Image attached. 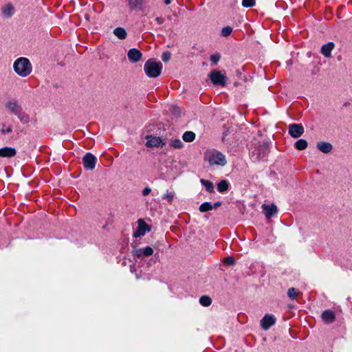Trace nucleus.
Segmentation results:
<instances>
[{"label": "nucleus", "instance_id": "6", "mask_svg": "<svg viewBox=\"0 0 352 352\" xmlns=\"http://www.w3.org/2000/svg\"><path fill=\"white\" fill-rule=\"evenodd\" d=\"M5 108L11 114L16 116L22 109L21 106L16 100H10L6 102Z\"/></svg>", "mask_w": 352, "mask_h": 352}, {"label": "nucleus", "instance_id": "38", "mask_svg": "<svg viewBox=\"0 0 352 352\" xmlns=\"http://www.w3.org/2000/svg\"><path fill=\"white\" fill-rule=\"evenodd\" d=\"M164 199H166L168 202L171 203L173 200V198H174V193L173 192H167L166 194H165L163 197Z\"/></svg>", "mask_w": 352, "mask_h": 352}, {"label": "nucleus", "instance_id": "32", "mask_svg": "<svg viewBox=\"0 0 352 352\" xmlns=\"http://www.w3.org/2000/svg\"><path fill=\"white\" fill-rule=\"evenodd\" d=\"M142 254L143 256H148L153 254V250L152 248L147 246L144 248H142Z\"/></svg>", "mask_w": 352, "mask_h": 352}, {"label": "nucleus", "instance_id": "7", "mask_svg": "<svg viewBox=\"0 0 352 352\" xmlns=\"http://www.w3.org/2000/svg\"><path fill=\"white\" fill-rule=\"evenodd\" d=\"M304 127L300 124H292L289 126V134L294 138H300L304 133Z\"/></svg>", "mask_w": 352, "mask_h": 352}, {"label": "nucleus", "instance_id": "5", "mask_svg": "<svg viewBox=\"0 0 352 352\" xmlns=\"http://www.w3.org/2000/svg\"><path fill=\"white\" fill-rule=\"evenodd\" d=\"M210 79L214 85H221L222 87L226 85V76L221 71L213 70L210 74Z\"/></svg>", "mask_w": 352, "mask_h": 352}, {"label": "nucleus", "instance_id": "28", "mask_svg": "<svg viewBox=\"0 0 352 352\" xmlns=\"http://www.w3.org/2000/svg\"><path fill=\"white\" fill-rule=\"evenodd\" d=\"M170 145L175 148H181L183 143L179 139H172L170 141Z\"/></svg>", "mask_w": 352, "mask_h": 352}, {"label": "nucleus", "instance_id": "15", "mask_svg": "<svg viewBox=\"0 0 352 352\" xmlns=\"http://www.w3.org/2000/svg\"><path fill=\"white\" fill-rule=\"evenodd\" d=\"M334 47L335 44L333 42H329L322 46L321 53L324 57L329 58L331 56V52Z\"/></svg>", "mask_w": 352, "mask_h": 352}, {"label": "nucleus", "instance_id": "27", "mask_svg": "<svg viewBox=\"0 0 352 352\" xmlns=\"http://www.w3.org/2000/svg\"><path fill=\"white\" fill-rule=\"evenodd\" d=\"M199 302L201 303V305H202L203 306H205V307H208L209 305H211L212 303V300L211 298L208 296H202L200 298H199Z\"/></svg>", "mask_w": 352, "mask_h": 352}, {"label": "nucleus", "instance_id": "39", "mask_svg": "<svg viewBox=\"0 0 352 352\" xmlns=\"http://www.w3.org/2000/svg\"><path fill=\"white\" fill-rule=\"evenodd\" d=\"M134 255L138 258L143 256L142 248L135 250L134 251Z\"/></svg>", "mask_w": 352, "mask_h": 352}, {"label": "nucleus", "instance_id": "16", "mask_svg": "<svg viewBox=\"0 0 352 352\" xmlns=\"http://www.w3.org/2000/svg\"><path fill=\"white\" fill-rule=\"evenodd\" d=\"M321 317L325 323H332L336 320V315L331 310H325L322 312Z\"/></svg>", "mask_w": 352, "mask_h": 352}, {"label": "nucleus", "instance_id": "26", "mask_svg": "<svg viewBox=\"0 0 352 352\" xmlns=\"http://www.w3.org/2000/svg\"><path fill=\"white\" fill-rule=\"evenodd\" d=\"M228 183L226 180H221L219 183L217 184V190L220 192H223L228 190Z\"/></svg>", "mask_w": 352, "mask_h": 352}, {"label": "nucleus", "instance_id": "36", "mask_svg": "<svg viewBox=\"0 0 352 352\" xmlns=\"http://www.w3.org/2000/svg\"><path fill=\"white\" fill-rule=\"evenodd\" d=\"M171 57V54L170 52H165L162 55V59L164 62H168Z\"/></svg>", "mask_w": 352, "mask_h": 352}, {"label": "nucleus", "instance_id": "21", "mask_svg": "<svg viewBox=\"0 0 352 352\" xmlns=\"http://www.w3.org/2000/svg\"><path fill=\"white\" fill-rule=\"evenodd\" d=\"M113 34L120 39H124L126 37V32L122 28H116L113 30Z\"/></svg>", "mask_w": 352, "mask_h": 352}, {"label": "nucleus", "instance_id": "12", "mask_svg": "<svg viewBox=\"0 0 352 352\" xmlns=\"http://www.w3.org/2000/svg\"><path fill=\"white\" fill-rule=\"evenodd\" d=\"M127 56L131 62L135 63L139 61L141 59L142 54L138 49L133 48L129 50Z\"/></svg>", "mask_w": 352, "mask_h": 352}, {"label": "nucleus", "instance_id": "33", "mask_svg": "<svg viewBox=\"0 0 352 352\" xmlns=\"http://www.w3.org/2000/svg\"><path fill=\"white\" fill-rule=\"evenodd\" d=\"M232 28L230 26H227V27L223 28L221 30V35L223 36H228L232 33Z\"/></svg>", "mask_w": 352, "mask_h": 352}, {"label": "nucleus", "instance_id": "11", "mask_svg": "<svg viewBox=\"0 0 352 352\" xmlns=\"http://www.w3.org/2000/svg\"><path fill=\"white\" fill-rule=\"evenodd\" d=\"M138 223V228L133 234V236L135 238L144 235L146 232L149 230L148 225L142 219H139Z\"/></svg>", "mask_w": 352, "mask_h": 352}, {"label": "nucleus", "instance_id": "23", "mask_svg": "<svg viewBox=\"0 0 352 352\" xmlns=\"http://www.w3.org/2000/svg\"><path fill=\"white\" fill-rule=\"evenodd\" d=\"M200 182L201 184L206 188L207 191L209 192H214V185L210 181L201 179Z\"/></svg>", "mask_w": 352, "mask_h": 352}, {"label": "nucleus", "instance_id": "17", "mask_svg": "<svg viewBox=\"0 0 352 352\" xmlns=\"http://www.w3.org/2000/svg\"><path fill=\"white\" fill-rule=\"evenodd\" d=\"M145 0H128V6L131 10L140 8L144 4Z\"/></svg>", "mask_w": 352, "mask_h": 352}, {"label": "nucleus", "instance_id": "43", "mask_svg": "<svg viewBox=\"0 0 352 352\" xmlns=\"http://www.w3.org/2000/svg\"><path fill=\"white\" fill-rule=\"evenodd\" d=\"M164 3L166 5H169L171 3V0H165Z\"/></svg>", "mask_w": 352, "mask_h": 352}, {"label": "nucleus", "instance_id": "24", "mask_svg": "<svg viewBox=\"0 0 352 352\" xmlns=\"http://www.w3.org/2000/svg\"><path fill=\"white\" fill-rule=\"evenodd\" d=\"M183 140L186 142H191L195 138V134L192 131H186L182 135Z\"/></svg>", "mask_w": 352, "mask_h": 352}, {"label": "nucleus", "instance_id": "19", "mask_svg": "<svg viewBox=\"0 0 352 352\" xmlns=\"http://www.w3.org/2000/svg\"><path fill=\"white\" fill-rule=\"evenodd\" d=\"M19 120L23 124H28L30 122V116L26 113L23 109L19 111V113L16 115Z\"/></svg>", "mask_w": 352, "mask_h": 352}, {"label": "nucleus", "instance_id": "30", "mask_svg": "<svg viewBox=\"0 0 352 352\" xmlns=\"http://www.w3.org/2000/svg\"><path fill=\"white\" fill-rule=\"evenodd\" d=\"M169 111L170 113H172L173 116L177 117L181 113V109L179 107L176 105H172L169 108Z\"/></svg>", "mask_w": 352, "mask_h": 352}, {"label": "nucleus", "instance_id": "29", "mask_svg": "<svg viewBox=\"0 0 352 352\" xmlns=\"http://www.w3.org/2000/svg\"><path fill=\"white\" fill-rule=\"evenodd\" d=\"M300 293L294 287H291L288 289L287 295L291 299H296Z\"/></svg>", "mask_w": 352, "mask_h": 352}, {"label": "nucleus", "instance_id": "13", "mask_svg": "<svg viewBox=\"0 0 352 352\" xmlns=\"http://www.w3.org/2000/svg\"><path fill=\"white\" fill-rule=\"evenodd\" d=\"M264 214L267 219L271 218L277 212V208L274 204L262 206Z\"/></svg>", "mask_w": 352, "mask_h": 352}, {"label": "nucleus", "instance_id": "3", "mask_svg": "<svg viewBox=\"0 0 352 352\" xmlns=\"http://www.w3.org/2000/svg\"><path fill=\"white\" fill-rule=\"evenodd\" d=\"M206 160L210 165L224 166L227 164L225 155L217 151L207 152L206 153Z\"/></svg>", "mask_w": 352, "mask_h": 352}, {"label": "nucleus", "instance_id": "9", "mask_svg": "<svg viewBox=\"0 0 352 352\" xmlns=\"http://www.w3.org/2000/svg\"><path fill=\"white\" fill-rule=\"evenodd\" d=\"M83 165L85 168L93 170L95 168L96 158L90 153H87L82 158Z\"/></svg>", "mask_w": 352, "mask_h": 352}, {"label": "nucleus", "instance_id": "1", "mask_svg": "<svg viewBox=\"0 0 352 352\" xmlns=\"http://www.w3.org/2000/svg\"><path fill=\"white\" fill-rule=\"evenodd\" d=\"M13 69L18 76L24 78L31 74L32 66L28 58L20 57L14 60Z\"/></svg>", "mask_w": 352, "mask_h": 352}, {"label": "nucleus", "instance_id": "35", "mask_svg": "<svg viewBox=\"0 0 352 352\" xmlns=\"http://www.w3.org/2000/svg\"><path fill=\"white\" fill-rule=\"evenodd\" d=\"M220 58L219 54H214L210 56V60L214 65H216L219 61Z\"/></svg>", "mask_w": 352, "mask_h": 352}, {"label": "nucleus", "instance_id": "37", "mask_svg": "<svg viewBox=\"0 0 352 352\" xmlns=\"http://www.w3.org/2000/svg\"><path fill=\"white\" fill-rule=\"evenodd\" d=\"M223 262L227 265H233L235 263V261L232 257L228 256V257L224 258Z\"/></svg>", "mask_w": 352, "mask_h": 352}, {"label": "nucleus", "instance_id": "25", "mask_svg": "<svg viewBox=\"0 0 352 352\" xmlns=\"http://www.w3.org/2000/svg\"><path fill=\"white\" fill-rule=\"evenodd\" d=\"M213 209V206L210 202H204L199 206V211L201 212H205Z\"/></svg>", "mask_w": 352, "mask_h": 352}, {"label": "nucleus", "instance_id": "18", "mask_svg": "<svg viewBox=\"0 0 352 352\" xmlns=\"http://www.w3.org/2000/svg\"><path fill=\"white\" fill-rule=\"evenodd\" d=\"M317 148L324 153H328L332 150V145L326 142H320L317 144Z\"/></svg>", "mask_w": 352, "mask_h": 352}, {"label": "nucleus", "instance_id": "22", "mask_svg": "<svg viewBox=\"0 0 352 352\" xmlns=\"http://www.w3.org/2000/svg\"><path fill=\"white\" fill-rule=\"evenodd\" d=\"M294 146L297 150L303 151L307 148L308 144L305 140L300 139L296 142Z\"/></svg>", "mask_w": 352, "mask_h": 352}, {"label": "nucleus", "instance_id": "4", "mask_svg": "<svg viewBox=\"0 0 352 352\" xmlns=\"http://www.w3.org/2000/svg\"><path fill=\"white\" fill-rule=\"evenodd\" d=\"M269 152V144L267 142H263L258 148H255L251 152V156L254 160L264 158Z\"/></svg>", "mask_w": 352, "mask_h": 352}, {"label": "nucleus", "instance_id": "20", "mask_svg": "<svg viewBox=\"0 0 352 352\" xmlns=\"http://www.w3.org/2000/svg\"><path fill=\"white\" fill-rule=\"evenodd\" d=\"M3 14L6 17H11L14 14V7L12 4H7L2 10Z\"/></svg>", "mask_w": 352, "mask_h": 352}, {"label": "nucleus", "instance_id": "42", "mask_svg": "<svg viewBox=\"0 0 352 352\" xmlns=\"http://www.w3.org/2000/svg\"><path fill=\"white\" fill-rule=\"evenodd\" d=\"M221 205V203L220 201H217L216 203H214L212 206H213V208H217L218 207H219Z\"/></svg>", "mask_w": 352, "mask_h": 352}, {"label": "nucleus", "instance_id": "40", "mask_svg": "<svg viewBox=\"0 0 352 352\" xmlns=\"http://www.w3.org/2000/svg\"><path fill=\"white\" fill-rule=\"evenodd\" d=\"M151 192V188H150L149 187H146L145 188H144V190H142V195L144 196H146L148 195L150 192Z\"/></svg>", "mask_w": 352, "mask_h": 352}, {"label": "nucleus", "instance_id": "10", "mask_svg": "<svg viewBox=\"0 0 352 352\" xmlns=\"http://www.w3.org/2000/svg\"><path fill=\"white\" fill-rule=\"evenodd\" d=\"M276 319L273 315L266 314L261 320V325L263 329L267 330L275 324Z\"/></svg>", "mask_w": 352, "mask_h": 352}, {"label": "nucleus", "instance_id": "8", "mask_svg": "<svg viewBox=\"0 0 352 352\" xmlns=\"http://www.w3.org/2000/svg\"><path fill=\"white\" fill-rule=\"evenodd\" d=\"M147 141L145 145L147 147H162L165 144V142L159 137L153 135H147Z\"/></svg>", "mask_w": 352, "mask_h": 352}, {"label": "nucleus", "instance_id": "41", "mask_svg": "<svg viewBox=\"0 0 352 352\" xmlns=\"http://www.w3.org/2000/svg\"><path fill=\"white\" fill-rule=\"evenodd\" d=\"M155 21L158 24L161 25L164 22V19L162 17H157Z\"/></svg>", "mask_w": 352, "mask_h": 352}, {"label": "nucleus", "instance_id": "34", "mask_svg": "<svg viewBox=\"0 0 352 352\" xmlns=\"http://www.w3.org/2000/svg\"><path fill=\"white\" fill-rule=\"evenodd\" d=\"M242 5L245 8H250L255 5V0H243Z\"/></svg>", "mask_w": 352, "mask_h": 352}, {"label": "nucleus", "instance_id": "31", "mask_svg": "<svg viewBox=\"0 0 352 352\" xmlns=\"http://www.w3.org/2000/svg\"><path fill=\"white\" fill-rule=\"evenodd\" d=\"M12 131V126L11 125H6L5 123L2 124V129L1 132L2 134H8Z\"/></svg>", "mask_w": 352, "mask_h": 352}, {"label": "nucleus", "instance_id": "14", "mask_svg": "<svg viewBox=\"0 0 352 352\" xmlns=\"http://www.w3.org/2000/svg\"><path fill=\"white\" fill-rule=\"evenodd\" d=\"M16 154L14 148L6 146L0 148V157H12Z\"/></svg>", "mask_w": 352, "mask_h": 352}, {"label": "nucleus", "instance_id": "2", "mask_svg": "<svg viewBox=\"0 0 352 352\" xmlns=\"http://www.w3.org/2000/svg\"><path fill=\"white\" fill-rule=\"evenodd\" d=\"M163 66L160 62H156L153 59L148 60L144 65V70L150 78H156L159 76L162 70Z\"/></svg>", "mask_w": 352, "mask_h": 352}]
</instances>
